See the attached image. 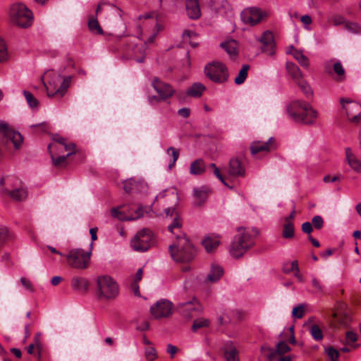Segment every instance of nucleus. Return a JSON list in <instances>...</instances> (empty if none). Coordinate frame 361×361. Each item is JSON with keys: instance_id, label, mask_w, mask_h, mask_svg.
Returning a JSON list of instances; mask_svg holds the SVG:
<instances>
[{"instance_id": "obj_1", "label": "nucleus", "mask_w": 361, "mask_h": 361, "mask_svg": "<svg viewBox=\"0 0 361 361\" xmlns=\"http://www.w3.org/2000/svg\"><path fill=\"white\" fill-rule=\"evenodd\" d=\"M287 111L294 121L307 125L313 124L318 116L317 111L309 103L302 100L292 102Z\"/></svg>"}, {"instance_id": "obj_2", "label": "nucleus", "mask_w": 361, "mask_h": 361, "mask_svg": "<svg viewBox=\"0 0 361 361\" xmlns=\"http://www.w3.org/2000/svg\"><path fill=\"white\" fill-rule=\"evenodd\" d=\"M171 257L178 262H190L195 257L196 250L185 234L176 236V243L169 246Z\"/></svg>"}, {"instance_id": "obj_3", "label": "nucleus", "mask_w": 361, "mask_h": 361, "mask_svg": "<svg viewBox=\"0 0 361 361\" xmlns=\"http://www.w3.org/2000/svg\"><path fill=\"white\" fill-rule=\"evenodd\" d=\"M10 18L12 24L20 28H27L33 23L32 12L22 3H16L11 6Z\"/></svg>"}, {"instance_id": "obj_4", "label": "nucleus", "mask_w": 361, "mask_h": 361, "mask_svg": "<svg viewBox=\"0 0 361 361\" xmlns=\"http://www.w3.org/2000/svg\"><path fill=\"white\" fill-rule=\"evenodd\" d=\"M238 231L240 233L235 236L229 249L231 255L235 258L242 257L255 244L254 239L250 233L245 231V229L242 232L240 228Z\"/></svg>"}, {"instance_id": "obj_5", "label": "nucleus", "mask_w": 361, "mask_h": 361, "mask_svg": "<svg viewBox=\"0 0 361 361\" xmlns=\"http://www.w3.org/2000/svg\"><path fill=\"white\" fill-rule=\"evenodd\" d=\"M92 243H90L89 251L81 248L71 249L66 255V261L69 266L77 269H85L88 267L92 255Z\"/></svg>"}, {"instance_id": "obj_6", "label": "nucleus", "mask_w": 361, "mask_h": 361, "mask_svg": "<svg viewBox=\"0 0 361 361\" xmlns=\"http://www.w3.org/2000/svg\"><path fill=\"white\" fill-rule=\"evenodd\" d=\"M206 76L212 82L222 84L228 80L229 73L226 66L218 61H214L207 64L204 67Z\"/></svg>"}, {"instance_id": "obj_7", "label": "nucleus", "mask_w": 361, "mask_h": 361, "mask_svg": "<svg viewBox=\"0 0 361 361\" xmlns=\"http://www.w3.org/2000/svg\"><path fill=\"white\" fill-rule=\"evenodd\" d=\"M97 290L99 296L106 299H114L119 292L117 283L109 276H98L97 279Z\"/></svg>"}, {"instance_id": "obj_8", "label": "nucleus", "mask_w": 361, "mask_h": 361, "mask_svg": "<svg viewBox=\"0 0 361 361\" xmlns=\"http://www.w3.org/2000/svg\"><path fill=\"white\" fill-rule=\"evenodd\" d=\"M71 80V76L63 78L61 80V77L59 74L54 75V78L49 81L48 85L46 86L47 96L49 97H62L68 90Z\"/></svg>"}, {"instance_id": "obj_9", "label": "nucleus", "mask_w": 361, "mask_h": 361, "mask_svg": "<svg viewBox=\"0 0 361 361\" xmlns=\"http://www.w3.org/2000/svg\"><path fill=\"white\" fill-rule=\"evenodd\" d=\"M23 136L19 132L11 129L6 123H0V142L8 145L10 142L16 149H18L23 143Z\"/></svg>"}, {"instance_id": "obj_10", "label": "nucleus", "mask_w": 361, "mask_h": 361, "mask_svg": "<svg viewBox=\"0 0 361 361\" xmlns=\"http://www.w3.org/2000/svg\"><path fill=\"white\" fill-rule=\"evenodd\" d=\"M154 237L149 228H143L131 240L132 248L137 252H146L152 245Z\"/></svg>"}, {"instance_id": "obj_11", "label": "nucleus", "mask_w": 361, "mask_h": 361, "mask_svg": "<svg viewBox=\"0 0 361 361\" xmlns=\"http://www.w3.org/2000/svg\"><path fill=\"white\" fill-rule=\"evenodd\" d=\"M177 311L186 319H192L202 311V307L195 298L192 300L180 302L177 306Z\"/></svg>"}, {"instance_id": "obj_12", "label": "nucleus", "mask_w": 361, "mask_h": 361, "mask_svg": "<svg viewBox=\"0 0 361 361\" xmlns=\"http://www.w3.org/2000/svg\"><path fill=\"white\" fill-rule=\"evenodd\" d=\"M155 200L157 201L163 200L164 205L171 204L172 206H176L178 202V196L175 189H169L165 190L157 195ZM175 210L176 209L173 207H168L164 209L166 216H172Z\"/></svg>"}, {"instance_id": "obj_13", "label": "nucleus", "mask_w": 361, "mask_h": 361, "mask_svg": "<svg viewBox=\"0 0 361 361\" xmlns=\"http://www.w3.org/2000/svg\"><path fill=\"white\" fill-rule=\"evenodd\" d=\"M340 102L348 119L351 122L358 123L361 119V104L344 98H341Z\"/></svg>"}, {"instance_id": "obj_14", "label": "nucleus", "mask_w": 361, "mask_h": 361, "mask_svg": "<svg viewBox=\"0 0 361 361\" xmlns=\"http://www.w3.org/2000/svg\"><path fill=\"white\" fill-rule=\"evenodd\" d=\"M173 303L168 300L161 299L152 305L150 312L155 319L169 317L172 314Z\"/></svg>"}, {"instance_id": "obj_15", "label": "nucleus", "mask_w": 361, "mask_h": 361, "mask_svg": "<svg viewBox=\"0 0 361 361\" xmlns=\"http://www.w3.org/2000/svg\"><path fill=\"white\" fill-rule=\"evenodd\" d=\"M149 210L150 209L147 207L139 206L133 213L126 214L123 211H120L119 208L114 207L111 210V214L113 217L121 221H133L143 216L144 212L147 213Z\"/></svg>"}, {"instance_id": "obj_16", "label": "nucleus", "mask_w": 361, "mask_h": 361, "mask_svg": "<svg viewBox=\"0 0 361 361\" xmlns=\"http://www.w3.org/2000/svg\"><path fill=\"white\" fill-rule=\"evenodd\" d=\"M266 16L265 13L257 8H245L240 14L242 21L251 26L260 23Z\"/></svg>"}, {"instance_id": "obj_17", "label": "nucleus", "mask_w": 361, "mask_h": 361, "mask_svg": "<svg viewBox=\"0 0 361 361\" xmlns=\"http://www.w3.org/2000/svg\"><path fill=\"white\" fill-rule=\"evenodd\" d=\"M152 85L163 101L171 98L175 93V90L171 85L162 82L158 78H154Z\"/></svg>"}, {"instance_id": "obj_18", "label": "nucleus", "mask_w": 361, "mask_h": 361, "mask_svg": "<svg viewBox=\"0 0 361 361\" xmlns=\"http://www.w3.org/2000/svg\"><path fill=\"white\" fill-rule=\"evenodd\" d=\"M276 140L273 137H271L267 142H252L250 145V152L252 155H256L259 152H269L276 149Z\"/></svg>"}, {"instance_id": "obj_19", "label": "nucleus", "mask_w": 361, "mask_h": 361, "mask_svg": "<svg viewBox=\"0 0 361 361\" xmlns=\"http://www.w3.org/2000/svg\"><path fill=\"white\" fill-rule=\"evenodd\" d=\"M260 42L262 44V52L269 56L274 55L276 46L274 39V35L271 32L265 31L260 38Z\"/></svg>"}, {"instance_id": "obj_20", "label": "nucleus", "mask_w": 361, "mask_h": 361, "mask_svg": "<svg viewBox=\"0 0 361 361\" xmlns=\"http://www.w3.org/2000/svg\"><path fill=\"white\" fill-rule=\"evenodd\" d=\"M154 13H148L145 15H141L138 17L140 20L145 19L149 20V24L154 26L152 35L148 37L146 43L152 44L154 42L157 34L162 30V27L157 23V18H154Z\"/></svg>"}, {"instance_id": "obj_21", "label": "nucleus", "mask_w": 361, "mask_h": 361, "mask_svg": "<svg viewBox=\"0 0 361 361\" xmlns=\"http://www.w3.org/2000/svg\"><path fill=\"white\" fill-rule=\"evenodd\" d=\"M146 183L142 180L129 178L123 181V189L128 192H141L146 189Z\"/></svg>"}, {"instance_id": "obj_22", "label": "nucleus", "mask_w": 361, "mask_h": 361, "mask_svg": "<svg viewBox=\"0 0 361 361\" xmlns=\"http://www.w3.org/2000/svg\"><path fill=\"white\" fill-rule=\"evenodd\" d=\"M228 173L231 176L238 177L245 175V168L238 158H232L229 161Z\"/></svg>"}, {"instance_id": "obj_23", "label": "nucleus", "mask_w": 361, "mask_h": 361, "mask_svg": "<svg viewBox=\"0 0 361 361\" xmlns=\"http://www.w3.org/2000/svg\"><path fill=\"white\" fill-rule=\"evenodd\" d=\"M56 147V145H49L48 150L51 156V159L53 164L57 167H63L66 166L67 162L66 159L71 155L73 154V152H68L66 155H59L57 154V151L54 150V147Z\"/></svg>"}, {"instance_id": "obj_24", "label": "nucleus", "mask_w": 361, "mask_h": 361, "mask_svg": "<svg viewBox=\"0 0 361 361\" xmlns=\"http://www.w3.org/2000/svg\"><path fill=\"white\" fill-rule=\"evenodd\" d=\"M185 8L187 15L190 19H198L201 16L199 0H186Z\"/></svg>"}, {"instance_id": "obj_25", "label": "nucleus", "mask_w": 361, "mask_h": 361, "mask_svg": "<svg viewBox=\"0 0 361 361\" xmlns=\"http://www.w3.org/2000/svg\"><path fill=\"white\" fill-rule=\"evenodd\" d=\"M0 193L1 195L9 196L12 200L15 201H23L27 197V190L23 188L9 190L6 188L2 187L0 189Z\"/></svg>"}, {"instance_id": "obj_26", "label": "nucleus", "mask_w": 361, "mask_h": 361, "mask_svg": "<svg viewBox=\"0 0 361 361\" xmlns=\"http://www.w3.org/2000/svg\"><path fill=\"white\" fill-rule=\"evenodd\" d=\"M202 244L207 252H212L219 245L220 238L214 234L206 235L202 240Z\"/></svg>"}, {"instance_id": "obj_27", "label": "nucleus", "mask_w": 361, "mask_h": 361, "mask_svg": "<svg viewBox=\"0 0 361 361\" xmlns=\"http://www.w3.org/2000/svg\"><path fill=\"white\" fill-rule=\"evenodd\" d=\"M330 22L332 23L334 25H340L343 24L347 30L353 32H359L360 30V27L357 25L353 23L346 22L344 17L338 14L334 15L331 18Z\"/></svg>"}, {"instance_id": "obj_28", "label": "nucleus", "mask_w": 361, "mask_h": 361, "mask_svg": "<svg viewBox=\"0 0 361 361\" xmlns=\"http://www.w3.org/2000/svg\"><path fill=\"white\" fill-rule=\"evenodd\" d=\"M224 354L226 361H239L238 351L232 341L225 344Z\"/></svg>"}, {"instance_id": "obj_29", "label": "nucleus", "mask_w": 361, "mask_h": 361, "mask_svg": "<svg viewBox=\"0 0 361 361\" xmlns=\"http://www.w3.org/2000/svg\"><path fill=\"white\" fill-rule=\"evenodd\" d=\"M71 283L75 290L80 293H86L88 290L90 285L87 279L79 276L73 277Z\"/></svg>"}, {"instance_id": "obj_30", "label": "nucleus", "mask_w": 361, "mask_h": 361, "mask_svg": "<svg viewBox=\"0 0 361 361\" xmlns=\"http://www.w3.org/2000/svg\"><path fill=\"white\" fill-rule=\"evenodd\" d=\"M209 192L210 190L207 186L195 188L193 194L195 198V204L200 206L203 204L207 200Z\"/></svg>"}, {"instance_id": "obj_31", "label": "nucleus", "mask_w": 361, "mask_h": 361, "mask_svg": "<svg viewBox=\"0 0 361 361\" xmlns=\"http://www.w3.org/2000/svg\"><path fill=\"white\" fill-rule=\"evenodd\" d=\"M345 157L347 162L350 165V166L357 173H361V162L352 152L351 149L350 147L345 148Z\"/></svg>"}, {"instance_id": "obj_32", "label": "nucleus", "mask_w": 361, "mask_h": 361, "mask_svg": "<svg viewBox=\"0 0 361 361\" xmlns=\"http://www.w3.org/2000/svg\"><path fill=\"white\" fill-rule=\"evenodd\" d=\"M242 318L241 312L238 310H228L226 311L223 316L219 319L221 324H224L229 322H234L237 320H240Z\"/></svg>"}, {"instance_id": "obj_33", "label": "nucleus", "mask_w": 361, "mask_h": 361, "mask_svg": "<svg viewBox=\"0 0 361 361\" xmlns=\"http://www.w3.org/2000/svg\"><path fill=\"white\" fill-rule=\"evenodd\" d=\"M206 90L205 86L201 82L193 83L186 91V94L190 97L199 98Z\"/></svg>"}, {"instance_id": "obj_34", "label": "nucleus", "mask_w": 361, "mask_h": 361, "mask_svg": "<svg viewBox=\"0 0 361 361\" xmlns=\"http://www.w3.org/2000/svg\"><path fill=\"white\" fill-rule=\"evenodd\" d=\"M286 68L288 73L291 76L292 79L297 82L302 78V73L298 66L293 62H287Z\"/></svg>"}, {"instance_id": "obj_35", "label": "nucleus", "mask_w": 361, "mask_h": 361, "mask_svg": "<svg viewBox=\"0 0 361 361\" xmlns=\"http://www.w3.org/2000/svg\"><path fill=\"white\" fill-rule=\"evenodd\" d=\"M224 274L223 268L216 264H212L209 273L207 276V279L212 283L218 281Z\"/></svg>"}, {"instance_id": "obj_36", "label": "nucleus", "mask_w": 361, "mask_h": 361, "mask_svg": "<svg viewBox=\"0 0 361 361\" xmlns=\"http://www.w3.org/2000/svg\"><path fill=\"white\" fill-rule=\"evenodd\" d=\"M205 170V164L202 159H196L190 164V173L192 175H201Z\"/></svg>"}, {"instance_id": "obj_37", "label": "nucleus", "mask_w": 361, "mask_h": 361, "mask_svg": "<svg viewBox=\"0 0 361 361\" xmlns=\"http://www.w3.org/2000/svg\"><path fill=\"white\" fill-rule=\"evenodd\" d=\"M295 83L300 88L301 91L307 98H310L313 96V90L306 80L302 78Z\"/></svg>"}, {"instance_id": "obj_38", "label": "nucleus", "mask_w": 361, "mask_h": 361, "mask_svg": "<svg viewBox=\"0 0 361 361\" xmlns=\"http://www.w3.org/2000/svg\"><path fill=\"white\" fill-rule=\"evenodd\" d=\"M249 69H250V66L248 64L243 65L237 77L234 80V82L236 85H241L245 82V80H246V78L247 77Z\"/></svg>"}, {"instance_id": "obj_39", "label": "nucleus", "mask_w": 361, "mask_h": 361, "mask_svg": "<svg viewBox=\"0 0 361 361\" xmlns=\"http://www.w3.org/2000/svg\"><path fill=\"white\" fill-rule=\"evenodd\" d=\"M221 47L230 55L235 56L236 52V42L235 40H231L224 42L221 44Z\"/></svg>"}, {"instance_id": "obj_40", "label": "nucleus", "mask_w": 361, "mask_h": 361, "mask_svg": "<svg viewBox=\"0 0 361 361\" xmlns=\"http://www.w3.org/2000/svg\"><path fill=\"white\" fill-rule=\"evenodd\" d=\"M333 70L337 75L336 80L342 82L345 80V71L341 62L337 61L333 64Z\"/></svg>"}, {"instance_id": "obj_41", "label": "nucleus", "mask_w": 361, "mask_h": 361, "mask_svg": "<svg viewBox=\"0 0 361 361\" xmlns=\"http://www.w3.org/2000/svg\"><path fill=\"white\" fill-rule=\"evenodd\" d=\"M294 58L298 61L300 65L305 68H308L310 66L309 59L303 54L301 51L295 50L293 54Z\"/></svg>"}, {"instance_id": "obj_42", "label": "nucleus", "mask_w": 361, "mask_h": 361, "mask_svg": "<svg viewBox=\"0 0 361 361\" xmlns=\"http://www.w3.org/2000/svg\"><path fill=\"white\" fill-rule=\"evenodd\" d=\"M12 238L8 229L5 226H0V247L7 243Z\"/></svg>"}, {"instance_id": "obj_43", "label": "nucleus", "mask_w": 361, "mask_h": 361, "mask_svg": "<svg viewBox=\"0 0 361 361\" xmlns=\"http://www.w3.org/2000/svg\"><path fill=\"white\" fill-rule=\"evenodd\" d=\"M210 324V321L208 319L205 318H199L195 319L193 322L192 329L194 331H196L197 330L203 328V327H207Z\"/></svg>"}, {"instance_id": "obj_44", "label": "nucleus", "mask_w": 361, "mask_h": 361, "mask_svg": "<svg viewBox=\"0 0 361 361\" xmlns=\"http://www.w3.org/2000/svg\"><path fill=\"white\" fill-rule=\"evenodd\" d=\"M282 235L286 239L292 238L294 236L293 223L284 224L283 226Z\"/></svg>"}, {"instance_id": "obj_45", "label": "nucleus", "mask_w": 361, "mask_h": 361, "mask_svg": "<svg viewBox=\"0 0 361 361\" xmlns=\"http://www.w3.org/2000/svg\"><path fill=\"white\" fill-rule=\"evenodd\" d=\"M310 332L315 341H321L323 338V333L317 324L312 325L310 328Z\"/></svg>"}, {"instance_id": "obj_46", "label": "nucleus", "mask_w": 361, "mask_h": 361, "mask_svg": "<svg viewBox=\"0 0 361 361\" xmlns=\"http://www.w3.org/2000/svg\"><path fill=\"white\" fill-rule=\"evenodd\" d=\"M312 286L314 288L313 293L316 295H322L324 293V286L315 277H312Z\"/></svg>"}, {"instance_id": "obj_47", "label": "nucleus", "mask_w": 361, "mask_h": 361, "mask_svg": "<svg viewBox=\"0 0 361 361\" xmlns=\"http://www.w3.org/2000/svg\"><path fill=\"white\" fill-rule=\"evenodd\" d=\"M23 95L25 97V99L31 108L37 107L39 104L38 100L33 96V94L27 90L23 91Z\"/></svg>"}, {"instance_id": "obj_48", "label": "nucleus", "mask_w": 361, "mask_h": 361, "mask_svg": "<svg viewBox=\"0 0 361 361\" xmlns=\"http://www.w3.org/2000/svg\"><path fill=\"white\" fill-rule=\"evenodd\" d=\"M166 153L173 158L172 162L169 164V168L171 169L179 157V150L173 147H170L167 149Z\"/></svg>"}, {"instance_id": "obj_49", "label": "nucleus", "mask_w": 361, "mask_h": 361, "mask_svg": "<svg viewBox=\"0 0 361 361\" xmlns=\"http://www.w3.org/2000/svg\"><path fill=\"white\" fill-rule=\"evenodd\" d=\"M8 59V50L6 42L0 35V63L6 61Z\"/></svg>"}, {"instance_id": "obj_50", "label": "nucleus", "mask_w": 361, "mask_h": 361, "mask_svg": "<svg viewBox=\"0 0 361 361\" xmlns=\"http://www.w3.org/2000/svg\"><path fill=\"white\" fill-rule=\"evenodd\" d=\"M261 351L262 353H266L267 351L268 352L267 355H266V357L267 360H269V361L275 360L277 355H279L276 350H274L273 348H271L266 345H263L261 347Z\"/></svg>"}, {"instance_id": "obj_51", "label": "nucleus", "mask_w": 361, "mask_h": 361, "mask_svg": "<svg viewBox=\"0 0 361 361\" xmlns=\"http://www.w3.org/2000/svg\"><path fill=\"white\" fill-rule=\"evenodd\" d=\"M325 353L331 360V361H338L339 351L332 346L325 348Z\"/></svg>"}, {"instance_id": "obj_52", "label": "nucleus", "mask_w": 361, "mask_h": 361, "mask_svg": "<svg viewBox=\"0 0 361 361\" xmlns=\"http://www.w3.org/2000/svg\"><path fill=\"white\" fill-rule=\"evenodd\" d=\"M89 29L94 33L102 34V29L100 27L97 20L94 18L90 19L88 23Z\"/></svg>"}, {"instance_id": "obj_53", "label": "nucleus", "mask_w": 361, "mask_h": 361, "mask_svg": "<svg viewBox=\"0 0 361 361\" xmlns=\"http://www.w3.org/2000/svg\"><path fill=\"white\" fill-rule=\"evenodd\" d=\"M276 350H277L279 355H283L290 350V348L288 345L283 341H279L276 345Z\"/></svg>"}, {"instance_id": "obj_54", "label": "nucleus", "mask_w": 361, "mask_h": 361, "mask_svg": "<svg viewBox=\"0 0 361 361\" xmlns=\"http://www.w3.org/2000/svg\"><path fill=\"white\" fill-rule=\"evenodd\" d=\"M305 305L301 304L293 309L292 314L295 318L301 319L305 314Z\"/></svg>"}, {"instance_id": "obj_55", "label": "nucleus", "mask_w": 361, "mask_h": 361, "mask_svg": "<svg viewBox=\"0 0 361 361\" xmlns=\"http://www.w3.org/2000/svg\"><path fill=\"white\" fill-rule=\"evenodd\" d=\"M145 354L148 361H153L157 357V350L154 347L146 348Z\"/></svg>"}, {"instance_id": "obj_56", "label": "nucleus", "mask_w": 361, "mask_h": 361, "mask_svg": "<svg viewBox=\"0 0 361 361\" xmlns=\"http://www.w3.org/2000/svg\"><path fill=\"white\" fill-rule=\"evenodd\" d=\"M182 226V220L180 219V216L177 214L176 215L175 218L173 219L172 223L169 225L168 228L169 231L171 233H173V230L175 228H180Z\"/></svg>"}, {"instance_id": "obj_57", "label": "nucleus", "mask_w": 361, "mask_h": 361, "mask_svg": "<svg viewBox=\"0 0 361 361\" xmlns=\"http://www.w3.org/2000/svg\"><path fill=\"white\" fill-rule=\"evenodd\" d=\"M53 140H54V142L51 143V145L57 146V147H54V150H56V151L59 149V148L61 147V145H64V143L66 142L65 138H63L58 135H55L53 137Z\"/></svg>"}, {"instance_id": "obj_58", "label": "nucleus", "mask_w": 361, "mask_h": 361, "mask_svg": "<svg viewBox=\"0 0 361 361\" xmlns=\"http://www.w3.org/2000/svg\"><path fill=\"white\" fill-rule=\"evenodd\" d=\"M209 167L212 169L213 173L216 176V177L221 181L224 185H227V183H226L224 176L221 175L219 168L216 166L215 164H210Z\"/></svg>"}, {"instance_id": "obj_59", "label": "nucleus", "mask_w": 361, "mask_h": 361, "mask_svg": "<svg viewBox=\"0 0 361 361\" xmlns=\"http://www.w3.org/2000/svg\"><path fill=\"white\" fill-rule=\"evenodd\" d=\"M312 225L316 229H321L324 225V220L321 216H314L312 218Z\"/></svg>"}, {"instance_id": "obj_60", "label": "nucleus", "mask_w": 361, "mask_h": 361, "mask_svg": "<svg viewBox=\"0 0 361 361\" xmlns=\"http://www.w3.org/2000/svg\"><path fill=\"white\" fill-rule=\"evenodd\" d=\"M75 145L73 143L67 144L66 142L64 145H61V147L58 149L59 152H62L63 151H66L68 152H73L75 153Z\"/></svg>"}, {"instance_id": "obj_61", "label": "nucleus", "mask_w": 361, "mask_h": 361, "mask_svg": "<svg viewBox=\"0 0 361 361\" xmlns=\"http://www.w3.org/2000/svg\"><path fill=\"white\" fill-rule=\"evenodd\" d=\"M20 281L26 290H29L30 292H34L32 284L28 279H25V277H21Z\"/></svg>"}, {"instance_id": "obj_62", "label": "nucleus", "mask_w": 361, "mask_h": 361, "mask_svg": "<svg viewBox=\"0 0 361 361\" xmlns=\"http://www.w3.org/2000/svg\"><path fill=\"white\" fill-rule=\"evenodd\" d=\"M357 336L355 332H353V331H347L346 332L347 343H354L357 341Z\"/></svg>"}, {"instance_id": "obj_63", "label": "nucleus", "mask_w": 361, "mask_h": 361, "mask_svg": "<svg viewBox=\"0 0 361 361\" xmlns=\"http://www.w3.org/2000/svg\"><path fill=\"white\" fill-rule=\"evenodd\" d=\"M312 225L310 222L307 221L302 224V231L307 234H310L312 231Z\"/></svg>"}, {"instance_id": "obj_64", "label": "nucleus", "mask_w": 361, "mask_h": 361, "mask_svg": "<svg viewBox=\"0 0 361 361\" xmlns=\"http://www.w3.org/2000/svg\"><path fill=\"white\" fill-rule=\"evenodd\" d=\"M178 114L181 117L186 118L190 116V109L187 107L181 108L178 111Z\"/></svg>"}]
</instances>
